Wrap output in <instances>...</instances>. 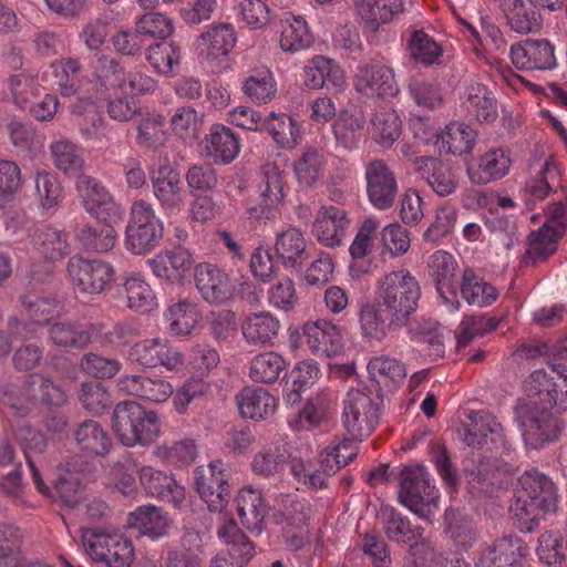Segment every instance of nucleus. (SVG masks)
<instances>
[{"label": "nucleus", "instance_id": "f257e3e1", "mask_svg": "<svg viewBox=\"0 0 567 567\" xmlns=\"http://www.w3.org/2000/svg\"><path fill=\"white\" fill-rule=\"evenodd\" d=\"M559 495L556 484L544 473L529 470L522 474L509 511L522 532L530 533L548 513H555Z\"/></svg>", "mask_w": 567, "mask_h": 567}, {"label": "nucleus", "instance_id": "f03ea898", "mask_svg": "<svg viewBox=\"0 0 567 567\" xmlns=\"http://www.w3.org/2000/svg\"><path fill=\"white\" fill-rule=\"evenodd\" d=\"M420 297L419 282L406 269L386 274L377 286L375 301L386 313L389 327L393 330L408 324L417 309Z\"/></svg>", "mask_w": 567, "mask_h": 567}, {"label": "nucleus", "instance_id": "7ed1b4c3", "mask_svg": "<svg viewBox=\"0 0 567 567\" xmlns=\"http://www.w3.org/2000/svg\"><path fill=\"white\" fill-rule=\"evenodd\" d=\"M112 429L125 446L150 445L161 431L157 414L135 400H124L115 405Z\"/></svg>", "mask_w": 567, "mask_h": 567}, {"label": "nucleus", "instance_id": "20e7f679", "mask_svg": "<svg viewBox=\"0 0 567 567\" xmlns=\"http://www.w3.org/2000/svg\"><path fill=\"white\" fill-rule=\"evenodd\" d=\"M399 501L420 518L432 522L439 504V491L422 465L406 466L399 476Z\"/></svg>", "mask_w": 567, "mask_h": 567}, {"label": "nucleus", "instance_id": "39448f33", "mask_svg": "<svg viewBox=\"0 0 567 567\" xmlns=\"http://www.w3.org/2000/svg\"><path fill=\"white\" fill-rule=\"evenodd\" d=\"M82 544L92 560L106 567H131L135 559L131 538L121 533H107L102 528H82Z\"/></svg>", "mask_w": 567, "mask_h": 567}, {"label": "nucleus", "instance_id": "423d86ee", "mask_svg": "<svg viewBox=\"0 0 567 567\" xmlns=\"http://www.w3.org/2000/svg\"><path fill=\"white\" fill-rule=\"evenodd\" d=\"M551 410L525 400L516 404L515 420L522 430L525 444L530 449L537 450L558 440L561 426Z\"/></svg>", "mask_w": 567, "mask_h": 567}, {"label": "nucleus", "instance_id": "0eeeda50", "mask_svg": "<svg viewBox=\"0 0 567 567\" xmlns=\"http://www.w3.org/2000/svg\"><path fill=\"white\" fill-rule=\"evenodd\" d=\"M163 238V223L153 206L145 200L133 203L125 229V247L134 255H144L157 247Z\"/></svg>", "mask_w": 567, "mask_h": 567}, {"label": "nucleus", "instance_id": "6e6552de", "mask_svg": "<svg viewBox=\"0 0 567 567\" xmlns=\"http://www.w3.org/2000/svg\"><path fill=\"white\" fill-rule=\"evenodd\" d=\"M228 477L227 468L220 460L195 470V489L200 499L207 504L209 512L221 513L226 508L231 496Z\"/></svg>", "mask_w": 567, "mask_h": 567}, {"label": "nucleus", "instance_id": "1a4fd4ad", "mask_svg": "<svg viewBox=\"0 0 567 567\" xmlns=\"http://www.w3.org/2000/svg\"><path fill=\"white\" fill-rule=\"evenodd\" d=\"M72 285L81 292L97 295L114 280L113 267L103 260L72 256L66 266Z\"/></svg>", "mask_w": 567, "mask_h": 567}, {"label": "nucleus", "instance_id": "9d476101", "mask_svg": "<svg viewBox=\"0 0 567 567\" xmlns=\"http://www.w3.org/2000/svg\"><path fill=\"white\" fill-rule=\"evenodd\" d=\"M365 188L369 203L379 210L393 207L399 183L393 169L381 158H374L364 166Z\"/></svg>", "mask_w": 567, "mask_h": 567}, {"label": "nucleus", "instance_id": "9b49d317", "mask_svg": "<svg viewBox=\"0 0 567 567\" xmlns=\"http://www.w3.org/2000/svg\"><path fill=\"white\" fill-rule=\"evenodd\" d=\"M342 422L353 439L368 437L379 422L378 405L361 390H350L344 400Z\"/></svg>", "mask_w": 567, "mask_h": 567}, {"label": "nucleus", "instance_id": "f8f14e48", "mask_svg": "<svg viewBox=\"0 0 567 567\" xmlns=\"http://www.w3.org/2000/svg\"><path fill=\"white\" fill-rule=\"evenodd\" d=\"M259 203L247 207L250 219L269 220L285 198V175L278 166L266 164L260 169Z\"/></svg>", "mask_w": 567, "mask_h": 567}, {"label": "nucleus", "instance_id": "ddd939ff", "mask_svg": "<svg viewBox=\"0 0 567 567\" xmlns=\"http://www.w3.org/2000/svg\"><path fill=\"white\" fill-rule=\"evenodd\" d=\"M128 359L143 368L164 367L176 370L182 365V354L165 339H145L134 343L128 351Z\"/></svg>", "mask_w": 567, "mask_h": 567}, {"label": "nucleus", "instance_id": "4468645a", "mask_svg": "<svg viewBox=\"0 0 567 567\" xmlns=\"http://www.w3.org/2000/svg\"><path fill=\"white\" fill-rule=\"evenodd\" d=\"M527 554L528 547L523 539L505 534L482 548L476 567H515Z\"/></svg>", "mask_w": 567, "mask_h": 567}, {"label": "nucleus", "instance_id": "2eb2a0df", "mask_svg": "<svg viewBox=\"0 0 567 567\" xmlns=\"http://www.w3.org/2000/svg\"><path fill=\"white\" fill-rule=\"evenodd\" d=\"M353 82L358 92L371 97L385 100L399 93L393 70L379 63L359 65Z\"/></svg>", "mask_w": 567, "mask_h": 567}, {"label": "nucleus", "instance_id": "dca6fc26", "mask_svg": "<svg viewBox=\"0 0 567 567\" xmlns=\"http://www.w3.org/2000/svg\"><path fill=\"white\" fill-rule=\"evenodd\" d=\"M153 194L165 212H179L185 206L186 193L181 174L167 161L153 172L151 177Z\"/></svg>", "mask_w": 567, "mask_h": 567}, {"label": "nucleus", "instance_id": "f3484780", "mask_svg": "<svg viewBox=\"0 0 567 567\" xmlns=\"http://www.w3.org/2000/svg\"><path fill=\"white\" fill-rule=\"evenodd\" d=\"M457 262L454 257L444 251L437 250L430 256L429 274L432 277L435 288L443 302L451 305L453 309L460 306L457 297Z\"/></svg>", "mask_w": 567, "mask_h": 567}, {"label": "nucleus", "instance_id": "a211bd4d", "mask_svg": "<svg viewBox=\"0 0 567 567\" xmlns=\"http://www.w3.org/2000/svg\"><path fill=\"white\" fill-rule=\"evenodd\" d=\"M511 59L519 70L545 71L553 70L557 65L554 45L545 39H527L513 44Z\"/></svg>", "mask_w": 567, "mask_h": 567}, {"label": "nucleus", "instance_id": "6ab92c4d", "mask_svg": "<svg viewBox=\"0 0 567 567\" xmlns=\"http://www.w3.org/2000/svg\"><path fill=\"white\" fill-rule=\"evenodd\" d=\"M195 284L202 297L209 303H224L234 296L235 286L229 276L212 264L196 266Z\"/></svg>", "mask_w": 567, "mask_h": 567}, {"label": "nucleus", "instance_id": "aec40b11", "mask_svg": "<svg viewBox=\"0 0 567 567\" xmlns=\"http://www.w3.org/2000/svg\"><path fill=\"white\" fill-rule=\"evenodd\" d=\"M116 386L126 395L154 403L165 402L173 394V386L168 381L143 373L123 374L117 379Z\"/></svg>", "mask_w": 567, "mask_h": 567}, {"label": "nucleus", "instance_id": "412c9836", "mask_svg": "<svg viewBox=\"0 0 567 567\" xmlns=\"http://www.w3.org/2000/svg\"><path fill=\"white\" fill-rule=\"evenodd\" d=\"M349 226L350 219L344 209L322 206L316 215L312 233L320 244L333 248L341 245Z\"/></svg>", "mask_w": 567, "mask_h": 567}, {"label": "nucleus", "instance_id": "4be33fe9", "mask_svg": "<svg viewBox=\"0 0 567 567\" xmlns=\"http://www.w3.org/2000/svg\"><path fill=\"white\" fill-rule=\"evenodd\" d=\"M193 264L190 252L181 246L162 251L147 260L152 272L171 284H181L189 274Z\"/></svg>", "mask_w": 567, "mask_h": 567}, {"label": "nucleus", "instance_id": "5701e85b", "mask_svg": "<svg viewBox=\"0 0 567 567\" xmlns=\"http://www.w3.org/2000/svg\"><path fill=\"white\" fill-rule=\"evenodd\" d=\"M140 482L147 495L169 503L175 508H179L185 501V488L163 471L143 466L140 470Z\"/></svg>", "mask_w": 567, "mask_h": 567}, {"label": "nucleus", "instance_id": "b1692460", "mask_svg": "<svg viewBox=\"0 0 567 567\" xmlns=\"http://www.w3.org/2000/svg\"><path fill=\"white\" fill-rule=\"evenodd\" d=\"M95 333L94 324L72 320L56 321L48 328L49 340L63 349L83 350L92 343Z\"/></svg>", "mask_w": 567, "mask_h": 567}, {"label": "nucleus", "instance_id": "393cba45", "mask_svg": "<svg viewBox=\"0 0 567 567\" xmlns=\"http://www.w3.org/2000/svg\"><path fill=\"white\" fill-rule=\"evenodd\" d=\"M23 395L30 405L44 408H62L68 402L65 390L41 373H32L24 379Z\"/></svg>", "mask_w": 567, "mask_h": 567}, {"label": "nucleus", "instance_id": "a878e982", "mask_svg": "<svg viewBox=\"0 0 567 567\" xmlns=\"http://www.w3.org/2000/svg\"><path fill=\"white\" fill-rule=\"evenodd\" d=\"M303 336L310 350L317 355L331 357L342 349L340 328L330 321L318 320L306 323Z\"/></svg>", "mask_w": 567, "mask_h": 567}, {"label": "nucleus", "instance_id": "bb28decb", "mask_svg": "<svg viewBox=\"0 0 567 567\" xmlns=\"http://www.w3.org/2000/svg\"><path fill=\"white\" fill-rule=\"evenodd\" d=\"M171 519L162 508L155 505H142L131 512L126 525L151 539L165 537L169 533Z\"/></svg>", "mask_w": 567, "mask_h": 567}, {"label": "nucleus", "instance_id": "cd10ccee", "mask_svg": "<svg viewBox=\"0 0 567 567\" xmlns=\"http://www.w3.org/2000/svg\"><path fill=\"white\" fill-rule=\"evenodd\" d=\"M203 150L214 163L229 164L239 153V140L229 127L215 124L203 141Z\"/></svg>", "mask_w": 567, "mask_h": 567}, {"label": "nucleus", "instance_id": "c85d7f7f", "mask_svg": "<svg viewBox=\"0 0 567 567\" xmlns=\"http://www.w3.org/2000/svg\"><path fill=\"white\" fill-rule=\"evenodd\" d=\"M236 503L241 524L249 532L260 534L268 514V505L262 493L251 487H245L238 493Z\"/></svg>", "mask_w": 567, "mask_h": 567}, {"label": "nucleus", "instance_id": "c756f323", "mask_svg": "<svg viewBox=\"0 0 567 567\" xmlns=\"http://www.w3.org/2000/svg\"><path fill=\"white\" fill-rule=\"evenodd\" d=\"M239 413L245 419L266 420L277 409L276 399L264 388L246 386L237 395Z\"/></svg>", "mask_w": 567, "mask_h": 567}, {"label": "nucleus", "instance_id": "7c9ffc66", "mask_svg": "<svg viewBox=\"0 0 567 567\" xmlns=\"http://www.w3.org/2000/svg\"><path fill=\"white\" fill-rule=\"evenodd\" d=\"M116 231L109 224H82L74 230L76 244L87 252H107L113 249L116 241Z\"/></svg>", "mask_w": 567, "mask_h": 567}, {"label": "nucleus", "instance_id": "2f4dec72", "mask_svg": "<svg viewBox=\"0 0 567 567\" xmlns=\"http://www.w3.org/2000/svg\"><path fill=\"white\" fill-rule=\"evenodd\" d=\"M502 424L489 413L477 411L470 414V422L463 427V442L474 449H481L487 443L502 439Z\"/></svg>", "mask_w": 567, "mask_h": 567}, {"label": "nucleus", "instance_id": "473e14b6", "mask_svg": "<svg viewBox=\"0 0 567 567\" xmlns=\"http://www.w3.org/2000/svg\"><path fill=\"white\" fill-rule=\"evenodd\" d=\"M511 167V158L501 148L489 150L478 162L476 168L468 166L467 174L472 183L477 185H486L498 181L508 174Z\"/></svg>", "mask_w": 567, "mask_h": 567}, {"label": "nucleus", "instance_id": "72a5a7b5", "mask_svg": "<svg viewBox=\"0 0 567 567\" xmlns=\"http://www.w3.org/2000/svg\"><path fill=\"white\" fill-rule=\"evenodd\" d=\"M358 14L371 31L381 23H389L404 10V0H354Z\"/></svg>", "mask_w": 567, "mask_h": 567}, {"label": "nucleus", "instance_id": "f704fd0d", "mask_svg": "<svg viewBox=\"0 0 567 567\" xmlns=\"http://www.w3.org/2000/svg\"><path fill=\"white\" fill-rule=\"evenodd\" d=\"M17 435L38 491L44 496H50V488L44 484L34 461V456L41 455L48 446L44 434L32 426L25 425L18 430Z\"/></svg>", "mask_w": 567, "mask_h": 567}, {"label": "nucleus", "instance_id": "c9c22d12", "mask_svg": "<svg viewBox=\"0 0 567 567\" xmlns=\"http://www.w3.org/2000/svg\"><path fill=\"white\" fill-rule=\"evenodd\" d=\"M384 534L391 542L404 543L410 546H419L424 540L423 528L413 527L410 520L394 508H385L381 513Z\"/></svg>", "mask_w": 567, "mask_h": 567}, {"label": "nucleus", "instance_id": "e433bc0d", "mask_svg": "<svg viewBox=\"0 0 567 567\" xmlns=\"http://www.w3.org/2000/svg\"><path fill=\"white\" fill-rule=\"evenodd\" d=\"M76 446L95 456H105L112 447V441L102 425L94 420L81 422L72 434Z\"/></svg>", "mask_w": 567, "mask_h": 567}, {"label": "nucleus", "instance_id": "4c0bfd02", "mask_svg": "<svg viewBox=\"0 0 567 567\" xmlns=\"http://www.w3.org/2000/svg\"><path fill=\"white\" fill-rule=\"evenodd\" d=\"M344 82L343 71L331 60L316 56L303 68V84L311 90L338 87Z\"/></svg>", "mask_w": 567, "mask_h": 567}, {"label": "nucleus", "instance_id": "58836bf2", "mask_svg": "<svg viewBox=\"0 0 567 567\" xmlns=\"http://www.w3.org/2000/svg\"><path fill=\"white\" fill-rule=\"evenodd\" d=\"M76 190L83 207L92 216H99L100 209L110 210L114 200L106 187L96 178L81 174L78 176Z\"/></svg>", "mask_w": 567, "mask_h": 567}, {"label": "nucleus", "instance_id": "ea45409f", "mask_svg": "<svg viewBox=\"0 0 567 567\" xmlns=\"http://www.w3.org/2000/svg\"><path fill=\"white\" fill-rule=\"evenodd\" d=\"M275 249L286 267H301L308 258L307 241L302 233L295 227H289L277 235Z\"/></svg>", "mask_w": 567, "mask_h": 567}, {"label": "nucleus", "instance_id": "a19ab883", "mask_svg": "<svg viewBox=\"0 0 567 567\" xmlns=\"http://www.w3.org/2000/svg\"><path fill=\"white\" fill-rule=\"evenodd\" d=\"M460 290L462 298L477 308L488 307L498 298V290L471 268L464 269Z\"/></svg>", "mask_w": 567, "mask_h": 567}, {"label": "nucleus", "instance_id": "79ce46f5", "mask_svg": "<svg viewBox=\"0 0 567 567\" xmlns=\"http://www.w3.org/2000/svg\"><path fill=\"white\" fill-rule=\"evenodd\" d=\"M556 367H551L549 371L544 369L535 370L524 381V391L529 399H534L540 408L554 409L556 400L553 399L555 386L559 388V383H555L554 375Z\"/></svg>", "mask_w": 567, "mask_h": 567}, {"label": "nucleus", "instance_id": "37998d69", "mask_svg": "<svg viewBox=\"0 0 567 567\" xmlns=\"http://www.w3.org/2000/svg\"><path fill=\"white\" fill-rule=\"evenodd\" d=\"M241 90L246 97L256 104H267L277 93V82L267 66L255 68L243 82Z\"/></svg>", "mask_w": 567, "mask_h": 567}, {"label": "nucleus", "instance_id": "c03bdc74", "mask_svg": "<svg viewBox=\"0 0 567 567\" xmlns=\"http://www.w3.org/2000/svg\"><path fill=\"white\" fill-rule=\"evenodd\" d=\"M280 48L286 52H298L311 45L313 37L301 17L285 13L280 20Z\"/></svg>", "mask_w": 567, "mask_h": 567}, {"label": "nucleus", "instance_id": "a18cd8bd", "mask_svg": "<svg viewBox=\"0 0 567 567\" xmlns=\"http://www.w3.org/2000/svg\"><path fill=\"white\" fill-rule=\"evenodd\" d=\"M279 321L269 312H258L248 316L243 322V336L247 342L257 346H267L277 336Z\"/></svg>", "mask_w": 567, "mask_h": 567}, {"label": "nucleus", "instance_id": "49530a36", "mask_svg": "<svg viewBox=\"0 0 567 567\" xmlns=\"http://www.w3.org/2000/svg\"><path fill=\"white\" fill-rule=\"evenodd\" d=\"M444 520L445 532L456 547L468 550L476 544L478 533L467 516L455 508H449L445 511Z\"/></svg>", "mask_w": 567, "mask_h": 567}, {"label": "nucleus", "instance_id": "de8ad7c7", "mask_svg": "<svg viewBox=\"0 0 567 567\" xmlns=\"http://www.w3.org/2000/svg\"><path fill=\"white\" fill-rule=\"evenodd\" d=\"M262 130L267 131L281 148H293L300 138V130L295 120L285 114L271 112L262 122Z\"/></svg>", "mask_w": 567, "mask_h": 567}, {"label": "nucleus", "instance_id": "09e8293b", "mask_svg": "<svg viewBox=\"0 0 567 567\" xmlns=\"http://www.w3.org/2000/svg\"><path fill=\"white\" fill-rule=\"evenodd\" d=\"M51 156L55 167L70 176H79L84 168L85 161L82 150L73 142L62 138L50 146Z\"/></svg>", "mask_w": 567, "mask_h": 567}, {"label": "nucleus", "instance_id": "8fccbe9b", "mask_svg": "<svg viewBox=\"0 0 567 567\" xmlns=\"http://www.w3.org/2000/svg\"><path fill=\"white\" fill-rule=\"evenodd\" d=\"M476 132L467 124L452 122L441 134L442 147L446 153L462 156L473 150Z\"/></svg>", "mask_w": 567, "mask_h": 567}, {"label": "nucleus", "instance_id": "3c124183", "mask_svg": "<svg viewBox=\"0 0 567 567\" xmlns=\"http://www.w3.org/2000/svg\"><path fill=\"white\" fill-rule=\"evenodd\" d=\"M287 363L282 355L274 351L257 354L250 361L249 377L258 383H275L286 370Z\"/></svg>", "mask_w": 567, "mask_h": 567}, {"label": "nucleus", "instance_id": "603ef678", "mask_svg": "<svg viewBox=\"0 0 567 567\" xmlns=\"http://www.w3.org/2000/svg\"><path fill=\"white\" fill-rule=\"evenodd\" d=\"M406 48L410 58L423 66L439 64L443 55L442 47L423 30H415L411 33Z\"/></svg>", "mask_w": 567, "mask_h": 567}, {"label": "nucleus", "instance_id": "864d4df0", "mask_svg": "<svg viewBox=\"0 0 567 567\" xmlns=\"http://www.w3.org/2000/svg\"><path fill=\"white\" fill-rule=\"evenodd\" d=\"M217 534L229 546V554L237 563L247 564L255 556L254 544L233 519L223 524Z\"/></svg>", "mask_w": 567, "mask_h": 567}, {"label": "nucleus", "instance_id": "5fc2aeb1", "mask_svg": "<svg viewBox=\"0 0 567 567\" xmlns=\"http://www.w3.org/2000/svg\"><path fill=\"white\" fill-rule=\"evenodd\" d=\"M378 228V221L373 218H367L361 224L354 240L350 246V255L354 260L350 266L352 277L359 278L361 275L367 272V267L359 265L367 255L372 251L373 235Z\"/></svg>", "mask_w": 567, "mask_h": 567}, {"label": "nucleus", "instance_id": "6e6d98bb", "mask_svg": "<svg viewBox=\"0 0 567 567\" xmlns=\"http://www.w3.org/2000/svg\"><path fill=\"white\" fill-rule=\"evenodd\" d=\"M372 135L382 146H391L401 135L402 122L392 109L378 110L372 118Z\"/></svg>", "mask_w": 567, "mask_h": 567}, {"label": "nucleus", "instance_id": "4d7b16f0", "mask_svg": "<svg viewBox=\"0 0 567 567\" xmlns=\"http://www.w3.org/2000/svg\"><path fill=\"white\" fill-rule=\"evenodd\" d=\"M168 330L175 336H186L198 322L199 313L196 305L184 299L169 306L165 312Z\"/></svg>", "mask_w": 567, "mask_h": 567}, {"label": "nucleus", "instance_id": "13d9d810", "mask_svg": "<svg viewBox=\"0 0 567 567\" xmlns=\"http://www.w3.org/2000/svg\"><path fill=\"white\" fill-rule=\"evenodd\" d=\"M326 158L321 151L308 147L295 163V173L300 185L312 187L321 177Z\"/></svg>", "mask_w": 567, "mask_h": 567}, {"label": "nucleus", "instance_id": "bf43d9fd", "mask_svg": "<svg viewBox=\"0 0 567 567\" xmlns=\"http://www.w3.org/2000/svg\"><path fill=\"white\" fill-rule=\"evenodd\" d=\"M557 177L558 171L556 165L546 161L537 173V176L527 181L523 188L526 205L532 206L545 199L551 190V185Z\"/></svg>", "mask_w": 567, "mask_h": 567}, {"label": "nucleus", "instance_id": "052dcab7", "mask_svg": "<svg viewBox=\"0 0 567 567\" xmlns=\"http://www.w3.org/2000/svg\"><path fill=\"white\" fill-rule=\"evenodd\" d=\"M467 110L480 122H493L497 117V104L492 92L480 83L468 87Z\"/></svg>", "mask_w": 567, "mask_h": 567}, {"label": "nucleus", "instance_id": "680f3d73", "mask_svg": "<svg viewBox=\"0 0 567 567\" xmlns=\"http://www.w3.org/2000/svg\"><path fill=\"white\" fill-rule=\"evenodd\" d=\"M34 244L40 254L50 260L61 259L70 252L66 234L54 228L38 230L34 236Z\"/></svg>", "mask_w": 567, "mask_h": 567}, {"label": "nucleus", "instance_id": "e2e57ef3", "mask_svg": "<svg viewBox=\"0 0 567 567\" xmlns=\"http://www.w3.org/2000/svg\"><path fill=\"white\" fill-rule=\"evenodd\" d=\"M360 328L364 337L381 340L386 331L391 329L386 319V313L382 310L379 302H365L359 311Z\"/></svg>", "mask_w": 567, "mask_h": 567}, {"label": "nucleus", "instance_id": "0e129e2a", "mask_svg": "<svg viewBox=\"0 0 567 567\" xmlns=\"http://www.w3.org/2000/svg\"><path fill=\"white\" fill-rule=\"evenodd\" d=\"M537 555L548 567H567V554L559 532L546 530L540 534Z\"/></svg>", "mask_w": 567, "mask_h": 567}, {"label": "nucleus", "instance_id": "69168bd1", "mask_svg": "<svg viewBox=\"0 0 567 567\" xmlns=\"http://www.w3.org/2000/svg\"><path fill=\"white\" fill-rule=\"evenodd\" d=\"M154 455L164 463L176 467L192 464L197 456V446L194 440L185 439L172 445H159L154 450Z\"/></svg>", "mask_w": 567, "mask_h": 567}, {"label": "nucleus", "instance_id": "338daca9", "mask_svg": "<svg viewBox=\"0 0 567 567\" xmlns=\"http://www.w3.org/2000/svg\"><path fill=\"white\" fill-rule=\"evenodd\" d=\"M76 398L84 410L95 415L103 413L111 404L109 391L103 384L95 381L82 382Z\"/></svg>", "mask_w": 567, "mask_h": 567}, {"label": "nucleus", "instance_id": "774afa93", "mask_svg": "<svg viewBox=\"0 0 567 567\" xmlns=\"http://www.w3.org/2000/svg\"><path fill=\"white\" fill-rule=\"evenodd\" d=\"M200 40L208 47V54L213 58L227 55L236 43L234 27L230 23L213 25L202 33Z\"/></svg>", "mask_w": 567, "mask_h": 567}]
</instances>
